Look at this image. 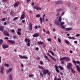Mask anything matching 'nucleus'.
<instances>
[{
    "label": "nucleus",
    "mask_w": 80,
    "mask_h": 80,
    "mask_svg": "<svg viewBox=\"0 0 80 80\" xmlns=\"http://www.w3.org/2000/svg\"><path fill=\"white\" fill-rule=\"evenodd\" d=\"M19 57L21 59H22V58L23 59H24V58L25 59H28V57L27 56H22L21 55H19Z\"/></svg>",
    "instance_id": "9"
},
{
    "label": "nucleus",
    "mask_w": 80,
    "mask_h": 80,
    "mask_svg": "<svg viewBox=\"0 0 80 80\" xmlns=\"http://www.w3.org/2000/svg\"><path fill=\"white\" fill-rule=\"evenodd\" d=\"M72 73H76V71H75V70H74L73 68H71L70 69Z\"/></svg>",
    "instance_id": "23"
},
{
    "label": "nucleus",
    "mask_w": 80,
    "mask_h": 80,
    "mask_svg": "<svg viewBox=\"0 0 80 80\" xmlns=\"http://www.w3.org/2000/svg\"><path fill=\"white\" fill-rule=\"evenodd\" d=\"M51 53L53 56H54L55 55V54H54V53H53V52H52Z\"/></svg>",
    "instance_id": "49"
},
{
    "label": "nucleus",
    "mask_w": 80,
    "mask_h": 80,
    "mask_svg": "<svg viewBox=\"0 0 80 80\" xmlns=\"http://www.w3.org/2000/svg\"><path fill=\"white\" fill-rule=\"evenodd\" d=\"M76 62L77 63H78V64H79V63H80V61H77Z\"/></svg>",
    "instance_id": "55"
},
{
    "label": "nucleus",
    "mask_w": 80,
    "mask_h": 80,
    "mask_svg": "<svg viewBox=\"0 0 80 80\" xmlns=\"http://www.w3.org/2000/svg\"><path fill=\"white\" fill-rule=\"evenodd\" d=\"M60 28H61L62 29H65V27L63 25H60Z\"/></svg>",
    "instance_id": "27"
},
{
    "label": "nucleus",
    "mask_w": 80,
    "mask_h": 80,
    "mask_svg": "<svg viewBox=\"0 0 80 80\" xmlns=\"http://www.w3.org/2000/svg\"><path fill=\"white\" fill-rule=\"evenodd\" d=\"M40 20L41 23H42V22H43V21L42 20V17L40 18Z\"/></svg>",
    "instance_id": "36"
},
{
    "label": "nucleus",
    "mask_w": 80,
    "mask_h": 80,
    "mask_svg": "<svg viewBox=\"0 0 80 80\" xmlns=\"http://www.w3.org/2000/svg\"><path fill=\"white\" fill-rule=\"evenodd\" d=\"M5 20H6V18H4L2 19L1 20L2 21V22H5Z\"/></svg>",
    "instance_id": "39"
},
{
    "label": "nucleus",
    "mask_w": 80,
    "mask_h": 80,
    "mask_svg": "<svg viewBox=\"0 0 80 80\" xmlns=\"http://www.w3.org/2000/svg\"><path fill=\"white\" fill-rule=\"evenodd\" d=\"M22 22L23 23H25V20H22Z\"/></svg>",
    "instance_id": "51"
},
{
    "label": "nucleus",
    "mask_w": 80,
    "mask_h": 80,
    "mask_svg": "<svg viewBox=\"0 0 80 80\" xmlns=\"http://www.w3.org/2000/svg\"><path fill=\"white\" fill-rule=\"evenodd\" d=\"M43 74V75H47V74L48 73V75H49L50 73L49 72V71L48 70H47L46 69H44L42 70Z\"/></svg>",
    "instance_id": "1"
},
{
    "label": "nucleus",
    "mask_w": 80,
    "mask_h": 80,
    "mask_svg": "<svg viewBox=\"0 0 80 80\" xmlns=\"http://www.w3.org/2000/svg\"><path fill=\"white\" fill-rule=\"evenodd\" d=\"M8 42L11 43H12V44H15V41H14L8 40Z\"/></svg>",
    "instance_id": "22"
},
{
    "label": "nucleus",
    "mask_w": 80,
    "mask_h": 80,
    "mask_svg": "<svg viewBox=\"0 0 80 80\" xmlns=\"http://www.w3.org/2000/svg\"><path fill=\"white\" fill-rule=\"evenodd\" d=\"M33 8H34V9H36V10H42V8L38 7L36 6H34L33 7Z\"/></svg>",
    "instance_id": "8"
},
{
    "label": "nucleus",
    "mask_w": 80,
    "mask_h": 80,
    "mask_svg": "<svg viewBox=\"0 0 80 80\" xmlns=\"http://www.w3.org/2000/svg\"><path fill=\"white\" fill-rule=\"evenodd\" d=\"M12 70V68H10L9 70L6 71V73H8L9 72H11Z\"/></svg>",
    "instance_id": "21"
},
{
    "label": "nucleus",
    "mask_w": 80,
    "mask_h": 80,
    "mask_svg": "<svg viewBox=\"0 0 80 80\" xmlns=\"http://www.w3.org/2000/svg\"><path fill=\"white\" fill-rule=\"evenodd\" d=\"M59 14H60V13L59 12L57 14L56 16H58V15H59Z\"/></svg>",
    "instance_id": "64"
},
{
    "label": "nucleus",
    "mask_w": 80,
    "mask_h": 80,
    "mask_svg": "<svg viewBox=\"0 0 80 80\" xmlns=\"http://www.w3.org/2000/svg\"><path fill=\"white\" fill-rule=\"evenodd\" d=\"M55 4L59 5V4H62L63 3V1H62L58 0L55 2Z\"/></svg>",
    "instance_id": "4"
},
{
    "label": "nucleus",
    "mask_w": 80,
    "mask_h": 80,
    "mask_svg": "<svg viewBox=\"0 0 80 80\" xmlns=\"http://www.w3.org/2000/svg\"><path fill=\"white\" fill-rule=\"evenodd\" d=\"M74 43H76V44H77V43H78V42H77V41H74Z\"/></svg>",
    "instance_id": "60"
},
{
    "label": "nucleus",
    "mask_w": 80,
    "mask_h": 80,
    "mask_svg": "<svg viewBox=\"0 0 80 80\" xmlns=\"http://www.w3.org/2000/svg\"><path fill=\"white\" fill-rule=\"evenodd\" d=\"M58 20L59 22H62V16H60Z\"/></svg>",
    "instance_id": "29"
},
{
    "label": "nucleus",
    "mask_w": 80,
    "mask_h": 80,
    "mask_svg": "<svg viewBox=\"0 0 80 80\" xmlns=\"http://www.w3.org/2000/svg\"><path fill=\"white\" fill-rule=\"evenodd\" d=\"M4 69V68L3 67H1V73H3V69Z\"/></svg>",
    "instance_id": "24"
},
{
    "label": "nucleus",
    "mask_w": 80,
    "mask_h": 80,
    "mask_svg": "<svg viewBox=\"0 0 80 80\" xmlns=\"http://www.w3.org/2000/svg\"><path fill=\"white\" fill-rule=\"evenodd\" d=\"M34 28L35 29H36V30L37 29V28H38V26H36L34 27Z\"/></svg>",
    "instance_id": "45"
},
{
    "label": "nucleus",
    "mask_w": 80,
    "mask_h": 80,
    "mask_svg": "<svg viewBox=\"0 0 80 80\" xmlns=\"http://www.w3.org/2000/svg\"><path fill=\"white\" fill-rule=\"evenodd\" d=\"M58 40L59 42L60 43V42H61V40H60V39L59 38H58Z\"/></svg>",
    "instance_id": "53"
},
{
    "label": "nucleus",
    "mask_w": 80,
    "mask_h": 80,
    "mask_svg": "<svg viewBox=\"0 0 80 80\" xmlns=\"http://www.w3.org/2000/svg\"><path fill=\"white\" fill-rule=\"evenodd\" d=\"M11 32H13V33H14V32H15V30H14V29H12Z\"/></svg>",
    "instance_id": "58"
},
{
    "label": "nucleus",
    "mask_w": 80,
    "mask_h": 80,
    "mask_svg": "<svg viewBox=\"0 0 80 80\" xmlns=\"http://www.w3.org/2000/svg\"><path fill=\"white\" fill-rule=\"evenodd\" d=\"M64 14H65V12H63L61 14V16H63Z\"/></svg>",
    "instance_id": "52"
},
{
    "label": "nucleus",
    "mask_w": 80,
    "mask_h": 80,
    "mask_svg": "<svg viewBox=\"0 0 80 80\" xmlns=\"http://www.w3.org/2000/svg\"><path fill=\"white\" fill-rule=\"evenodd\" d=\"M24 40L26 42H27V41H28V43L27 44V45L28 46V47H30V40L26 38Z\"/></svg>",
    "instance_id": "3"
},
{
    "label": "nucleus",
    "mask_w": 80,
    "mask_h": 80,
    "mask_svg": "<svg viewBox=\"0 0 80 80\" xmlns=\"http://www.w3.org/2000/svg\"><path fill=\"white\" fill-rule=\"evenodd\" d=\"M4 39L8 40V38L7 37H6L4 38Z\"/></svg>",
    "instance_id": "54"
},
{
    "label": "nucleus",
    "mask_w": 80,
    "mask_h": 80,
    "mask_svg": "<svg viewBox=\"0 0 80 80\" xmlns=\"http://www.w3.org/2000/svg\"><path fill=\"white\" fill-rule=\"evenodd\" d=\"M72 62L73 63H74L75 65H76V64H77V62H76V61H75L73 60L72 61Z\"/></svg>",
    "instance_id": "42"
},
{
    "label": "nucleus",
    "mask_w": 80,
    "mask_h": 80,
    "mask_svg": "<svg viewBox=\"0 0 80 80\" xmlns=\"http://www.w3.org/2000/svg\"><path fill=\"white\" fill-rule=\"evenodd\" d=\"M25 17V14H22L20 20H22V19H24Z\"/></svg>",
    "instance_id": "16"
},
{
    "label": "nucleus",
    "mask_w": 80,
    "mask_h": 80,
    "mask_svg": "<svg viewBox=\"0 0 80 80\" xmlns=\"http://www.w3.org/2000/svg\"><path fill=\"white\" fill-rule=\"evenodd\" d=\"M65 23V22H62L61 23V25L60 26L63 25H64V24Z\"/></svg>",
    "instance_id": "43"
},
{
    "label": "nucleus",
    "mask_w": 80,
    "mask_h": 80,
    "mask_svg": "<svg viewBox=\"0 0 80 80\" xmlns=\"http://www.w3.org/2000/svg\"><path fill=\"white\" fill-rule=\"evenodd\" d=\"M2 47L3 48H4V49H5V48H8V46L7 45H2Z\"/></svg>",
    "instance_id": "12"
},
{
    "label": "nucleus",
    "mask_w": 80,
    "mask_h": 80,
    "mask_svg": "<svg viewBox=\"0 0 80 80\" xmlns=\"http://www.w3.org/2000/svg\"><path fill=\"white\" fill-rule=\"evenodd\" d=\"M72 64L71 63H69V64L67 65V68H68V69H71V68H72Z\"/></svg>",
    "instance_id": "7"
},
{
    "label": "nucleus",
    "mask_w": 80,
    "mask_h": 80,
    "mask_svg": "<svg viewBox=\"0 0 80 80\" xmlns=\"http://www.w3.org/2000/svg\"><path fill=\"white\" fill-rule=\"evenodd\" d=\"M2 32L4 35H5L7 36V37H10V34H9V33L6 31H2Z\"/></svg>",
    "instance_id": "5"
},
{
    "label": "nucleus",
    "mask_w": 80,
    "mask_h": 80,
    "mask_svg": "<svg viewBox=\"0 0 80 80\" xmlns=\"http://www.w3.org/2000/svg\"><path fill=\"white\" fill-rule=\"evenodd\" d=\"M33 76H34V74H31L29 75V78H31V77H33Z\"/></svg>",
    "instance_id": "37"
},
{
    "label": "nucleus",
    "mask_w": 80,
    "mask_h": 80,
    "mask_svg": "<svg viewBox=\"0 0 80 80\" xmlns=\"http://www.w3.org/2000/svg\"><path fill=\"white\" fill-rule=\"evenodd\" d=\"M34 4H35V3H34V2H32V6H33V5H34Z\"/></svg>",
    "instance_id": "59"
},
{
    "label": "nucleus",
    "mask_w": 80,
    "mask_h": 80,
    "mask_svg": "<svg viewBox=\"0 0 80 80\" xmlns=\"http://www.w3.org/2000/svg\"><path fill=\"white\" fill-rule=\"evenodd\" d=\"M71 39H72V40H75V39H76V38H75V37H72V38Z\"/></svg>",
    "instance_id": "56"
},
{
    "label": "nucleus",
    "mask_w": 80,
    "mask_h": 80,
    "mask_svg": "<svg viewBox=\"0 0 80 80\" xmlns=\"http://www.w3.org/2000/svg\"><path fill=\"white\" fill-rule=\"evenodd\" d=\"M47 40L49 42H51V41H52V38H49Z\"/></svg>",
    "instance_id": "44"
},
{
    "label": "nucleus",
    "mask_w": 80,
    "mask_h": 80,
    "mask_svg": "<svg viewBox=\"0 0 80 80\" xmlns=\"http://www.w3.org/2000/svg\"><path fill=\"white\" fill-rule=\"evenodd\" d=\"M29 29L31 31L32 30V24L31 23H29Z\"/></svg>",
    "instance_id": "20"
},
{
    "label": "nucleus",
    "mask_w": 80,
    "mask_h": 80,
    "mask_svg": "<svg viewBox=\"0 0 80 80\" xmlns=\"http://www.w3.org/2000/svg\"><path fill=\"white\" fill-rule=\"evenodd\" d=\"M38 28H41V26H40V25H38Z\"/></svg>",
    "instance_id": "61"
},
{
    "label": "nucleus",
    "mask_w": 80,
    "mask_h": 80,
    "mask_svg": "<svg viewBox=\"0 0 80 80\" xmlns=\"http://www.w3.org/2000/svg\"><path fill=\"white\" fill-rule=\"evenodd\" d=\"M54 80H57V76H55Z\"/></svg>",
    "instance_id": "63"
},
{
    "label": "nucleus",
    "mask_w": 80,
    "mask_h": 80,
    "mask_svg": "<svg viewBox=\"0 0 80 80\" xmlns=\"http://www.w3.org/2000/svg\"><path fill=\"white\" fill-rule=\"evenodd\" d=\"M58 67L61 70H63V67L61 66H59Z\"/></svg>",
    "instance_id": "31"
},
{
    "label": "nucleus",
    "mask_w": 80,
    "mask_h": 80,
    "mask_svg": "<svg viewBox=\"0 0 80 80\" xmlns=\"http://www.w3.org/2000/svg\"><path fill=\"white\" fill-rule=\"evenodd\" d=\"M55 24V25H58H58H60V23L58 22V21L56 20L54 22Z\"/></svg>",
    "instance_id": "19"
},
{
    "label": "nucleus",
    "mask_w": 80,
    "mask_h": 80,
    "mask_svg": "<svg viewBox=\"0 0 80 80\" xmlns=\"http://www.w3.org/2000/svg\"><path fill=\"white\" fill-rule=\"evenodd\" d=\"M3 40L2 39H0V45H2L3 44Z\"/></svg>",
    "instance_id": "26"
},
{
    "label": "nucleus",
    "mask_w": 80,
    "mask_h": 80,
    "mask_svg": "<svg viewBox=\"0 0 80 80\" xmlns=\"http://www.w3.org/2000/svg\"><path fill=\"white\" fill-rule=\"evenodd\" d=\"M46 33L47 34H50V32L49 31H48L46 32Z\"/></svg>",
    "instance_id": "48"
},
{
    "label": "nucleus",
    "mask_w": 80,
    "mask_h": 80,
    "mask_svg": "<svg viewBox=\"0 0 80 80\" xmlns=\"http://www.w3.org/2000/svg\"><path fill=\"white\" fill-rule=\"evenodd\" d=\"M62 10V8L58 9H57V11L58 12H61Z\"/></svg>",
    "instance_id": "32"
},
{
    "label": "nucleus",
    "mask_w": 80,
    "mask_h": 80,
    "mask_svg": "<svg viewBox=\"0 0 80 80\" xmlns=\"http://www.w3.org/2000/svg\"><path fill=\"white\" fill-rule=\"evenodd\" d=\"M76 68L77 70H78V72H80V66H79V65H77L76 66Z\"/></svg>",
    "instance_id": "17"
},
{
    "label": "nucleus",
    "mask_w": 80,
    "mask_h": 80,
    "mask_svg": "<svg viewBox=\"0 0 80 80\" xmlns=\"http://www.w3.org/2000/svg\"><path fill=\"white\" fill-rule=\"evenodd\" d=\"M19 5V2H15L13 5V6L15 8H16L17 6Z\"/></svg>",
    "instance_id": "11"
},
{
    "label": "nucleus",
    "mask_w": 80,
    "mask_h": 80,
    "mask_svg": "<svg viewBox=\"0 0 80 80\" xmlns=\"http://www.w3.org/2000/svg\"><path fill=\"white\" fill-rule=\"evenodd\" d=\"M72 30V28H67L65 29V30L67 32L70 31V30Z\"/></svg>",
    "instance_id": "18"
},
{
    "label": "nucleus",
    "mask_w": 80,
    "mask_h": 80,
    "mask_svg": "<svg viewBox=\"0 0 80 80\" xmlns=\"http://www.w3.org/2000/svg\"><path fill=\"white\" fill-rule=\"evenodd\" d=\"M7 23L6 22H4L3 23L4 25H7Z\"/></svg>",
    "instance_id": "50"
},
{
    "label": "nucleus",
    "mask_w": 80,
    "mask_h": 80,
    "mask_svg": "<svg viewBox=\"0 0 80 80\" xmlns=\"http://www.w3.org/2000/svg\"><path fill=\"white\" fill-rule=\"evenodd\" d=\"M38 45H43V42H42L41 41H40V42H38Z\"/></svg>",
    "instance_id": "25"
},
{
    "label": "nucleus",
    "mask_w": 80,
    "mask_h": 80,
    "mask_svg": "<svg viewBox=\"0 0 80 80\" xmlns=\"http://www.w3.org/2000/svg\"><path fill=\"white\" fill-rule=\"evenodd\" d=\"M4 30V27L2 26H0V31L3 32Z\"/></svg>",
    "instance_id": "15"
},
{
    "label": "nucleus",
    "mask_w": 80,
    "mask_h": 80,
    "mask_svg": "<svg viewBox=\"0 0 80 80\" xmlns=\"http://www.w3.org/2000/svg\"><path fill=\"white\" fill-rule=\"evenodd\" d=\"M40 76H41V77H43V73H42V72H40Z\"/></svg>",
    "instance_id": "38"
},
{
    "label": "nucleus",
    "mask_w": 80,
    "mask_h": 80,
    "mask_svg": "<svg viewBox=\"0 0 80 80\" xmlns=\"http://www.w3.org/2000/svg\"><path fill=\"white\" fill-rule=\"evenodd\" d=\"M39 35H40V34L38 33H36L33 35V37L37 38V37H38Z\"/></svg>",
    "instance_id": "13"
},
{
    "label": "nucleus",
    "mask_w": 80,
    "mask_h": 80,
    "mask_svg": "<svg viewBox=\"0 0 80 80\" xmlns=\"http://www.w3.org/2000/svg\"><path fill=\"white\" fill-rule=\"evenodd\" d=\"M40 63L41 65H43V62L42 61H40Z\"/></svg>",
    "instance_id": "47"
},
{
    "label": "nucleus",
    "mask_w": 80,
    "mask_h": 80,
    "mask_svg": "<svg viewBox=\"0 0 80 80\" xmlns=\"http://www.w3.org/2000/svg\"><path fill=\"white\" fill-rule=\"evenodd\" d=\"M9 80H12V75L10 74L9 75Z\"/></svg>",
    "instance_id": "30"
},
{
    "label": "nucleus",
    "mask_w": 80,
    "mask_h": 80,
    "mask_svg": "<svg viewBox=\"0 0 80 80\" xmlns=\"http://www.w3.org/2000/svg\"><path fill=\"white\" fill-rule=\"evenodd\" d=\"M44 58H46L47 59V60H48V61H49V58H48V57H47V56H45L44 57Z\"/></svg>",
    "instance_id": "34"
},
{
    "label": "nucleus",
    "mask_w": 80,
    "mask_h": 80,
    "mask_svg": "<svg viewBox=\"0 0 80 80\" xmlns=\"http://www.w3.org/2000/svg\"><path fill=\"white\" fill-rule=\"evenodd\" d=\"M65 42L67 43V44H70V42L66 40L65 41Z\"/></svg>",
    "instance_id": "33"
},
{
    "label": "nucleus",
    "mask_w": 80,
    "mask_h": 80,
    "mask_svg": "<svg viewBox=\"0 0 80 80\" xmlns=\"http://www.w3.org/2000/svg\"><path fill=\"white\" fill-rule=\"evenodd\" d=\"M22 31V30H21V29H18V32H17V34L18 35H21L22 33L20 32Z\"/></svg>",
    "instance_id": "6"
},
{
    "label": "nucleus",
    "mask_w": 80,
    "mask_h": 80,
    "mask_svg": "<svg viewBox=\"0 0 80 80\" xmlns=\"http://www.w3.org/2000/svg\"><path fill=\"white\" fill-rule=\"evenodd\" d=\"M60 60L62 61L63 60H65L66 61V60H68V61H69L70 60V59L68 58V57H64L62 58H61L60 59Z\"/></svg>",
    "instance_id": "2"
},
{
    "label": "nucleus",
    "mask_w": 80,
    "mask_h": 80,
    "mask_svg": "<svg viewBox=\"0 0 80 80\" xmlns=\"http://www.w3.org/2000/svg\"><path fill=\"white\" fill-rule=\"evenodd\" d=\"M5 66H6V67H9V65L8 64H7L6 63L4 64Z\"/></svg>",
    "instance_id": "40"
},
{
    "label": "nucleus",
    "mask_w": 80,
    "mask_h": 80,
    "mask_svg": "<svg viewBox=\"0 0 80 80\" xmlns=\"http://www.w3.org/2000/svg\"><path fill=\"white\" fill-rule=\"evenodd\" d=\"M29 13H32V10H29Z\"/></svg>",
    "instance_id": "62"
},
{
    "label": "nucleus",
    "mask_w": 80,
    "mask_h": 80,
    "mask_svg": "<svg viewBox=\"0 0 80 80\" xmlns=\"http://www.w3.org/2000/svg\"><path fill=\"white\" fill-rule=\"evenodd\" d=\"M48 55L50 57V58H51L53 60L55 61H56L57 60H56V59H55V58H53V57L50 54H49V53H48Z\"/></svg>",
    "instance_id": "10"
},
{
    "label": "nucleus",
    "mask_w": 80,
    "mask_h": 80,
    "mask_svg": "<svg viewBox=\"0 0 80 80\" xmlns=\"http://www.w3.org/2000/svg\"><path fill=\"white\" fill-rule=\"evenodd\" d=\"M18 19V17H16L13 20V21H16Z\"/></svg>",
    "instance_id": "35"
},
{
    "label": "nucleus",
    "mask_w": 80,
    "mask_h": 80,
    "mask_svg": "<svg viewBox=\"0 0 80 80\" xmlns=\"http://www.w3.org/2000/svg\"><path fill=\"white\" fill-rule=\"evenodd\" d=\"M38 68L39 69H42V70H43L44 69V68L42 66H39Z\"/></svg>",
    "instance_id": "28"
},
{
    "label": "nucleus",
    "mask_w": 80,
    "mask_h": 80,
    "mask_svg": "<svg viewBox=\"0 0 80 80\" xmlns=\"http://www.w3.org/2000/svg\"><path fill=\"white\" fill-rule=\"evenodd\" d=\"M36 17H40V15L39 14H37L36 16Z\"/></svg>",
    "instance_id": "41"
},
{
    "label": "nucleus",
    "mask_w": 80,
    "mask_h": 80,
    "mask_svg": "<svg viewBox=\"0 0 80 80\" xmlns=\"http://www.w3.org/2000/svg\"><path fill=\"white\" fill-rule=\"evenodd\" d=\"M80 35V34H77L76 35V37H79Z\"/></svg>",
    "instance_id": "57"
},
{
    "label": "nucleus",
    "mask_w": 80,
    "mask_h": 80,
    "mask_svg": "<svg viewBox=\"0 0 80 80\" xmlns=\"http://www.w3.org/2000/svg\"><path fill=\"white\" fill-rule=\"evenodd\" d=\"M55 70L57 72H58V73H59V70L58 69V67L56 65H55Z\"/></svg>",
    "instance_id": "14"
},
{
    "label": "nucleus",
    "mask_w": 80,
    "mask_h": 80,
    "mask_svg": "<svg viewBox=\"0 0 80 80\" xmlns=\"http://www.w3.org/2000/svg\"><path fill=\"white\" fill-rule=\"evenodd\" d=\"M17 36H14L13 37V38H14V39H17Z\"/></svg>",
    "instance_id": "46"
}]
</instances>
